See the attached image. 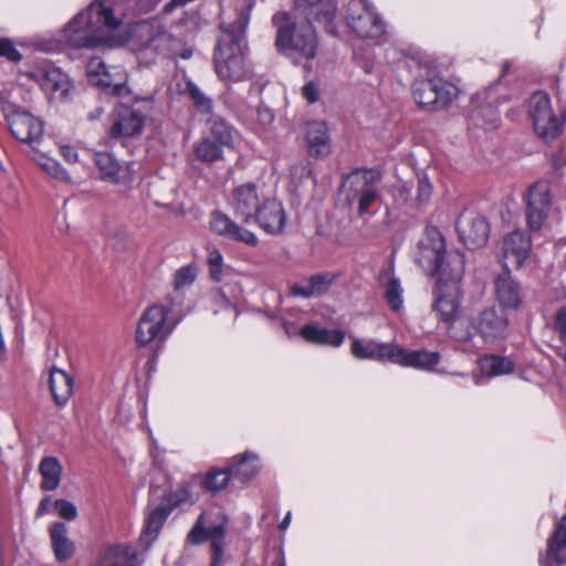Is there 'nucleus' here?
I'll return each instance as SVG.
<instances>
[{"mask_svg": "<svg viewBox=\"0 0 566 566\" xmlns=\"http://www.w3.org/2000/svg\"><path fill=\"white\" fill-rule=\"evenodd\" d=\"M261 205L254 184L248 182L233 190V207L235 212L243 217L244 223H249L253 220Z\"/></svg>", "mask_w": 566, "mask_h": 566, "instance_id": "nucleus-24", "label": "nucleus"}, {"mask_svg": "<svg viewBox=\"0 0 566 566\" xmlns=\"http://www.w3.org/2000/svg\"><path fill=\"white\" fill-rule=\"evenodd\" d=\"M291 521V513H287L286 516L283 518V521L280 523L279 528L281 531L285 530Z\"/></svg>", "mask_w": 566, "mask_h": 566, "instance_id": "nucleus-61", "label": "nucleus"}, {"mask_svg": "<svg viewBox=\"0 0 566 566\" xmlns=\"http://www.w3.org/2000/svg\"><path fill=\"white\" fill-rule=\"evenodd\" d=\"M460 281H452L442 277H437L433 287L434 302L432 311L437 314L439 321L450 327L458 315L460 307L458 283Z\"/></svg>", "mask_w": 566, "mask_h": 566, "instance_id": "nucleus-13", "label": "nucleus"}, {"mask_svg": "<svg viewBox=\"0 0 566 566\" xmlns=\"http://www.w3.org/2000/svg\"><path fill=\"white\" fill-rule=\"evenodd\" d=\"M170 513L171 512L164 504L151 509L146 514L143 535L149 537L151 541L155 539Z\"/></svg>", "mask_w": 566, "mask_h": 566, "instance_id": "nucleus-35", "label": "nucleus"}, {"mask_svg": "<svg viewBox=\"0 0 566 566\" xmlns=\"http://www.w3.org/2000/svg\"><path fill=\"white\" fill-rule=\"evenodd\" d=\"M95 164L101 171L104 181L117 185L127 184L134 179L133 163L122 165L109 153H96Z\"/></svg>", "mask_w": 566, "mask_h": 566, "instance_id": "nucleus-19", "label": "nucleus"}, {"mask_svg": "<svg viewBox=\"0 0 566 566\" xmlns=\"http://www.w3.org/2000/svg\"><path fill=\"white\" fill-rule=\"evenodd\" d=\"M402 289L397 277H391L386 285L385 300L388 306L397 312L402 306Z\"/></svg>", "mask_w": 566, "mask_h": 566, "instance_id": "nucleus-41", "label": "nucleus"}, {"mask_svg": "<svg viewBox=\"0 0 566 566\" xmlns=\"http://www.w3.org/2000/svg\"><path fill=\"white\" fill-rule=\"evenodd\" d=\"M1 111L11 136L21 143L28 144L33 150L39 151L36 146L43 136V120L9 101L2 102Z\"/></svg>", "mask_w": 566, "mask_h": 566, "instance_id": "nucleus-7", "label": "nucleus"}, {"mask_svg": "<svg viewBox=\"0 0 566 566\" xmlns=\"http://www.w3.org/2000/svg\"><path fill=\"white\" fill-rule=\"evenodd\" d=\"M195 155L202 163H212V142L209 138L202 139L195 146Z\"/></svg>", "mask_w": 566, "mask_h": 566, "instance_id": "nucleus-50", "label": "nucleus"}, {"mask_svg": "<svg viewBox=\"0 0 566 566\" xmlns=\"http://www.w3.org/2000/svg\"><path fill=\"white\" fill-rule=\"evenodd\" d=\"M395 353H399L398 345L368 342L364 344L355 338L352 344V354L359 359L388 360L392 363Z\"/></svg>", "mask_w": 566, "mask_h": 566, "instance_id": "nucleus-27", "label": "nucleus"}, {"mask_svg": "<svg viewBox=\"0 0 566 566\" xmlns=\"http://www.w3.org/2000/svg\"><path fill=\"white\" fill-rule=\"evenodd\" d=\"M137 36L142 41V45L145 49L159 50L164 43L169 39V34L166 32L156 31L154 25L142 22L137 25Z\"/></svg>", "mask_w": 566, "mask_h": 566, "instance_id": "nucleus-36", "label": "nucleus"}, {"mask_svg": "<svg viewBox=\"0 0 566 566\" xmlns=\"http://www.w3.org/2000/svg\"><path fill=\"white\" fill-rule=\"evenodd\" d=\"M514 363L504 356H485L481 361L482 370L490 377L511 374L514 371Z\"/></svg>", "mask_w": 566, "mask_h": 566, "instance_id": "nucleus-38", "label": "nucleus"}, {"mask_svg": "<svg viewBox=\"0 0 566 566\" xmlns=\"http://www.w3.org/2000/svg\"><path fill=\"white\" fill-rule=\"evenodd\" d=\"M272 23L276 28L274 45L280 54L292 60L294 64L316 56L317 35L308 21H298L294 12H276Z\"/></svg>", "mask_w": 566, "mask_h": 566, "instance_id": "nucleus-2", "label": "nucleus"}, {"mask_svg": "<svg viewBox=\"0 0 566 566\" xmlns=\"http://www.w3.org/2000/svg\"><path fill=\"white\" fill-rule=\"evenodd\" d=\"M214 232L229 240L255 247L259 242L256 235L248 229L238 226L228 216L214 211Z\"/></svg>", "mask_w": 566, "mask_h": 566, "instance_id": "nucleus-25", "label": "nucleus"}, {"mask_svg": "<svg viewBox=\"0 0 566 566\" xmlns=\"http://www.w3.org/2000/svg\"><path fill=\"white\" fill-rule=\"evenodd\" d=\"M455 229L460 241L469 250L483 248L488 243L491 232L486 217L473 210H464L459 214Z\"/></svg>", "mask_w": 566, "mask_h": 566, "instance_id": "nucleus-11", "label": "nucleus"}, {"mask_svg": "<svg viewBox=\"0 0 566 566\" xmlns=\"http://www.w3.org/2000/svg\"><path fill=\"white\" fill-rule=\"evenodd\" d=\"M554 331L558 334L559 339L566 344V306L557 310L553 324ZM566 360V354L564 355Z\"/></svg>", "mask_w": 566, "mask_h": 566, "instance_id": "nucleus-49", "label": "nucleus"}, {"mask_svg": "<svg viewBox=\"0 0 566 566\" xmlns=\"http://www.w3.org/2000/svg\"><path fill=\"white\" fill-rule=\"evenodd\" d=\"M190 499V492L187 485H181L174 492L166 493L163 496V503L170 512H172L179 505L188 502Z\"/></svg>", "mask_w": 566, "mask_h": 566, "instance_id": "nucleus-43", "label": "nucleus"}, {"mask_svg": "<svg viewBox=\"0 0 566 566\" xmlns=\"http://www.w3.org/2000/svg\"><path fill=\"white\" fill-rule=\"evenodd\" d=\"M304 339L319 345L339 346L345 338V333L340 329H328L313 324H306L301 329Z\"/></svg>", "mask_w": 566, "mask_h": 566, "instance_id": "nucleus-33", "label": "nucleus"}, {"mask_svg": "<svg viewBox=\"0 0 566 566\" xmlns=\"http://www.w3.org/2000/svg\"><path fill=\"white\" fill-rule=\"evenodd\" d=\"M192 482L200 484L201 488L208 492L212 491V468L209 469L203 476L200 474L193 475Z\"/></svg>", "mask_w": 566, "mask_h": 566, "instance_id": "nucleus-53", "label": "nucleus"}, {"mask_svg": "<svg viewBox=\"0 0 566 566\" xmlns=\"http://www.w3.org/2000/svg\"><path fill=\"white\" fill-rule=\"evenodd\" d=\"M221 265L222 255L219 251L214 250V282L220 281Z\"/></svg>", "mask_w": 566, "mask_h": 566, "instance_id": "nucleus-58", "label": "nucleus"}, {"mask_svg": "<svg viewBox=\"0 0 566 566\" xmlns=\"http://www.w3.org/2000/svg\"><path fill=\"white\" fill-rule=\"evenodd\" d=\"M302 94L305 99H307L308 103L313 104L318 101L319 93L316 84L314 82H307L302 87Z\"/></svg>", "mask_w": 566, "mask_h": 566, "instance_id": "nucleus-52", "label": "nucleus"}, {"mask_svg": "<svg viewBox=\"0 0 566 566\" xmlns=\"http://www.w3.org/2000/svg\"><path fill=\"white\" fill-rule=\"evenodd\" d=\"M396 198L401 203H407L411 198V187L408 184H401L396 187Z\"/></svg>", "mask_w": 566, "mask_h": 566, "instance_id": "nucleus-55", "label": "nucleus"}, {"mask_svg": "<svg viewBox=\"0 0 566 566\" xmlns=\"http://www.w3.org/2000/svg\"><path fill=\"white\" fill-rule=\"evenodd\" d=\"M113 247L114 248H125L127 238L125 235H115L113 238Z\"/></svg>", "mask_w": 566, "mask_h": 566, "instance_id": "nucleus-60", "label": "nucleus"}, {"mask_svg": "<svg viewBox=\"0 0 566 566\" xmlns=\"http://www.w3.org/2000/svg\"><path fill=\"white\" fill-rule=\"evenodd\" d=\"M532 249V240L527 232L516 229L507 233L500 245L502 266L511 262L520 269L528 258Z\"/></svg>", "mask_w": 566, "mask_h": 566, "instance_id": "nucleus-18", "label": "nucleus"}, {"mask_svg": "<svg viewBox=\"0 0 566 566\" xmlns=\"http://www.w3.org/2000/svg\"><path fill=\"white\" fill-rule=\"evenodd\" d=\"M380 180L381 172L376 168H356L345 178L342 185L345 201L349 207L357 206L359 217L371 213V207L379 199Z\"/></svg>", "mask_w": 566, "mask_h": 566, "instance_id": "nucleus-6", "label": "nucleus"}, {"mask_svg": "<svg viewBox=\"0 0 566 566\" xmlns=\"http://www.w3.org/2000/svg\"><path fill=\"white\" fill-rule=\"evenodd\" d=\"M416 263L431 276L461 281L464 274V255L458 251L447 252L446 241L436 227H427L417 244Z\"/></svg>", "mask_w": 566, "mask_h": 566, "instance_id": "nucleus-4", "label": "nucleus"}, {"mask_svg": "<svg viewBox=\"0 0 566 566\" xmlns=\"http://www.w3.org/2000/svg\"><path fill=\"white\" fill-rule=\"evenodd\" d=\"M233 475V469L227 468L224 470L214 469V492L224 489Z\"/></svg>", "mask_w": 566, "mask_h": 566, "instance_id": "nucleus-51", "label": "nucleus"}, {"mask_svg": "<svg viewBox=\"0 0 566 566\" xmlns=\"http://www.w3.org/2000/svg\"><path fill=\"white\" fill-rule=\"evenodd\" d=\"M206 514L198 516L196 523L187 535L186 543L189 545H201L212 539V527L205 526Z\"/></svg>", "mask_w": 566, "mask_h": 566, "instance_id": "nucleus-39", "label": "nucleus"}, {"mask_svg": "<svg viewBox=\"0 0 566 566\" xmlns=\"http://www.w3.org/2000/svg\"><path fill=\"white\" fill-rule=\"evenodd\" d=\"M198 269L195 264H189L180 268L175 273L174 279V289L175 291H179L180 289L190 285L197 276Z\"/></svg>", "mask_w": 566, "mask_h": 566, "instance_id": "nucleus-44", "label": "nucleus"}, {"mask_svg": "<svg viewBox=\"0 0 566 566\" xmlns=\"http://www.w3.org/2000/svg\"><path fill=\"white\" fill-rule=\"evenodd\" d=\"M54 507L57 511L60 517L66 521H74L77 517L76 506L64 499H59L54 502Z\"/></svg>", "mask_w": 566, "mask_h": 566, "instance_id": "nucleus-45", "label": "nucleus"}, {"mask_svg": "<svg viewBox=\"0 0 566 566\" xmlns=\"http://www.w3.org/2000/svg\"><path fill=\"white\" fill-rule=\"evenodd\" d=\"M432 193V186L426 175H418L417 201L420 205L429 202Z\"/></svg>", "mask_w": 566, "mask_h": 566, "instance_id": "nucleus-47", "label": "nucleus"}, {"mask_svg": "<svg viewBox=\"0 0 566 566\" xmlns=\"http://www.w3.org/2000/svg\"><path fill=\"white\" fill-rule=\"evenodd\" d=\"M511 316V313L492 304L478 314L473 327L486 344H496L509 336Z\"/></svg>", "mask_w": 566, "mask_h": 566, "instance_id": "nucleus-9", "label": "nucleus"}, {"mask_svg": "<svg viewBox=\"0 0 566 566\" xmlns=\"http://www.w3.org/2000/svg\"><path fill=\"white\" fill-rule=\"evenodd\" d=\"M249 23V12L234 11L233 19L226 20L220 12L218 45L214 50V72L222 81H240L244 75L241 41Z\"/></svg>", "mask_w": 566, "mask_h": 566, "instance_id": "nucleus-1", "label": "nucleus"}, {"mask_svg": "<svg viewBox=\"0 0 566 566\" xmlns=\"http://www.w3.org/2000/svg\"><path fill=\"white\" fill-rule=\"evenodd\" d=\"M274 119V116L271 109L266 107H258L256 108V120L263 127L269 126Z\"/></svg>", "mask_w": 566, "mask_h": 566, "instance_id": "nucleus-54", "label": "nucleus"}, {"mask_svg": "<svg viewBox=\"0 0 566 566\" xmlns=\"http://www.w3.org/2000/svg\"><path fill=\"white\" fill-rule=\"evenodd\" d=\"M539 564L542 566L566 565V514L548 538L546 553L539 556Z\"/></svg>", "mask_w": 566, "mask_h": 566, "instance_id": "nucleus-21", "label": "nucleus"}, {"mask_svg": "<svg viewBox=\"0 0 566 566\" xmlns=\"http://www.w3.org/2000/svg\"><path fill=\"white\" fill-rule=\"evenodd\" d=\"M308 154L312 157H323L331 153L329 135L324 122L308 123L306 130Z\"/></svg>", "mask_w": 566, "mask_h": 566, "instance_id": "nucleus-31", "label": "nucleus"}, {"mask_svg": "<svg viewBox=\"0 0 566 566\" xmlns=\"http://www.w3.org/2000/svg\"><path fill=\"white\" fill-rule=\"evenodd\" d=\"M528 114L535 133L545 142L555 139L562 132V123L553 114L548 94L534 93L528 103Z\"/></svg>", "mask_w": 566, "mask_h": 566, "instance_id": "nucleus-10", "label": "nucleus"}, {"mask_svg": "<svg viewBox=\"0 0 566 566\" xmlns=\"http://www.w3.org/2000/svg\"><path fill=\"white\" fill-rule=\"evenodd\" d=\"M119 25L120 20L114 15L113 9L95 0L69 22L63 38L74 49L95 48L104 41V29L114 31Z\"/></svg>", "mask_w": 566, "mask_h": 566, "instance_id": "nucleus-3", "label": "nucleus"}, {"mask_svg": "<svg viewBox=\"0 0 566 566\" xmlns=\"http://www.w3.org/2000/svg\"><path fill=\"white\" fill-rule=\"evenodd\" d=\"M552 205L551 184L538 180L530 187L526 197V221L531 230H539L549 213Z\"/></svg>", "mask_w": 566, "mask_h": 566, "instance_id": "nucleus-16", "label": "nucleus"}, {"mask_svg": "<svg viewBox=\"0 0 566 566\" xmlns=\"http://www.w3.org/2000/svg\"><path fill=\"white\" fill-rule=\"evenodd\" d=\"M235 130L224 119H214V161L228 157L231 161L237 160L238 156L234 151Z\"/></svg>", "mask_w": 566, "mask_h": 566, "instance_id": "nucleus-26", "label": "nucleus"}, {"mask_svg": "<svg viewBox=\"0 0 566 566\" xmlns=\"http://www.w3.org/2000/svg\"><path fill=\"white\" fill-rule=\"evenodd\" d=\"M346 19L348 27L360 38L377 39L385 33L384 22L369 10L361 9L357 15L352 12Z\"/></svg>", "mask_w": 566, "mask_h": 566, "instance_id": "nucleus-23", "label": "nucleus"}, {"mask_svg": "<svg viewBox=\"0 0 566 566\" xmlns=\"http://www.w3.org/2000/svg\"><path fill=\"white\" fill-rule=\"evenodd\" d=\"M481 112H486L490 115H494L495 114V111H494V108L491 105H486V106L482 107Z\"/></svg>", "mask_w": 566, "mask_h": 566, "instance_id": "nucleus-63", "label": "nucleus"}, {"mask_svg": "<svg viewBox=\"0 0 566 566\" xmlns=\"http://www.w3.org/2000/svg\"><path fill=\"white\" fill-rule=\"evenodd\" d=\"M219 297H220V300L222 301V303H223L226 306H227V305H231V304H230V301L224 296V294H223V292H222V291H220V292H219Z\"/></svg>", "mask_w": 566, "mask_h": 566, "instance_id": "nucleus-64", "label": "nucleus"}, {"mask_svg": "<svg viewBox=\"0 0 566 566\" xmlns=\"http://www.w3.org/2000/svg\"><path fill=\"white\" fill-rule=\"evenodd\" d=\"M49 384L54 403L59 407L64 406L73 395V377L64 370L53 366L50 369Z\"/></svg>", "mask_w": 566, "mask_h": 566, "instance_id": "nucleus-30", "label": "nucleus"}, {"mask_svg": "<svg viewBox=\"0 0 566 566\" xmlns=\"http://www.w3.org/2000/svg\"><path fill=\"white\" fill-rule=\"evenodd\" d=\"M494 296L497 306L511 313L520 312L525 302V292L518 281H516L509 268L504 264L503 271L494 279Z\"/></svg>", "mask_w": 566, "mask_h": 566, "instance_id": "nucleus-14", "label": "nucleus"}, {"mask_svg": "<svg viewBox=\"0 0 566 566\" xmlns=\"http://www.w3.org/2000/svg\"><path fill=\"white\" fill-rule=\"evenodd\" d=\"M166 302L150 305L142 314L135 332L138 347H145L153 342L160 345L182 319V296L178 291L175 295H168Z\"/></svg>", "mask_w": 566, "mask_h": 566, "instance_id": "nucleus-5", "label": "nucleus"}, {"mask_svg": "<svg viewBox=\"0 0 566 566\" xmlns=\"http://www.w3.org/2000/svg\"><path fill=\"white\" fill-rule=\"evenodd\" d=\"M187 91L197 108L203 112L210 109V99L207 98L193 83H187Z\"/></svg>", "mask_w": 566, "mask_h": 566, "instance_id": "nucleus-46", "label": "nucleus"}, {"mask_svg": "<svg viewBox=\"0 0 566 566\" xmlns=\"http://www.w3.org/2000/svg\"><path fill=\"white\" fill-rule=\"evenodd\" d=\"M97 566H139L137 552L125 544L108 545L103 560Z\"/></svg>", "mask_w": 566, "mask_h": 566, "instance_id": "nucleus-32", "label": "nucleus"}, {"mask_svg": "<svg viewBox=\"0 0 566 566\" xmlns=\"http://www.w3.org/2000/svg\"><path fill=\"white\" fill-rule=\"evenodd\" d=\"M50 539L54 556L59 563L70 560L75 554V544L67 536V527L63 522H54L50 526Z\"/></svg>", "mask_w": 566, "mask_h": 566, "instance_id": "nucleus-29", "label": "nucleus"}, {"mask_svg": "<svg viewBox=\"0 0 566 566\" xmlns=\"http://www.w3.org/2000/svg\"><path fill=\"white\" fill-rule=\"evenodd\" d=\"M207 264L209 266V275L212 276V252L207 255Z\"/></svg>", "mask_w": 566, "mask_h": 566, "instance_id": "nucleus-62", "label": "nucleus"}, {"mask_svg": "<svg viewBox=\"0 0 566 566\" xmlns=\"http://www.w3.org/2000/svg\"><path fill=\"white\" fill-rule=\"evenodd\" d=\"M0 56L11 62H19L22 59L21 53L14 48L13 42L7 38H0Z\"/></svg>", "mask_w": 566, "mask_h": 566, "instance_id": "nucleus-48", "label": "nucleus"}, {"mask_svg": "<svg viewBox=\"0 0 566 566\" xmlns=\"http://www.w3.org/2000/svg\"><path fill=\"white\" fill-rule=\"evenodd\" d=\"M258 455L254 453L245 452L235 464L231 465L233 469V476L242 482H249L259 473Z\"/></svg>", "mask_w": 566, "mask_h": 566, "instance_id": "nucleus-37", "label": "nucleus"}, {"mask_svg": "<svg viewBox=\"0 0 566 566\" xmlns=\"http://www.w3.org/2000/svg\"><path fill=\"white\" fill-rule=\"evenodd\" d=\"M290 294L292 296H302V297H305V298L313 297V291H311L310 285L304 286V285H301V284H294L290 289Z\"/></svg>", "mask_w": 566, "mask_h": 566, "instance_id": "nucleus-56", "label": "nucleus"}, {"mask_svg": "<svg viewBox=\"0 0 566 566\" xmlns=\"http://www.w3.org/2000/svg\"><path fill=\"white\" fill-rule=\"evenodd\" d=\"M27 75L36 82L43 91L51 94L60 92L61 96L65 97L71 88L66 74L57 67L44 66L29 72Z\"/></svg>", "mask_w": 566, "mask_h": 566, "instance_id": "nucleus-22", "label": "nucleus"}, {"mask_svg": "<svg viewBox=\"0 0 566 566\" xmlns=\"http://www.w3.org/2000/svg\"><path fill=\"white\" fill-rule=\"evenodd\" d=\"M336 276L331 273H317L312 275L308 279V285L311 291H313V296H319L326 293L332 284L334 283Z\"/></svg>", "mask_w": 566, "mask_h": 566, "instance_id": "nucleus-42", "label": "nucleus"}, {"mask_svg": "<svg viewBox=\"0 0 566 566\" xmlns=\"http://www.w3.org/2000/svg\"><path fill=\"white\" fill-rule=\"evenodd\" d=\"M146 116L132 105L118 103L109 115L108 136L112 139L136 138L144 130Z\"/></svg>", "mask_w": 566, "mask_h": 566, "instance_id": "nucleus-12", "label": "nucleus"}, {"mask_svg": "<svg viewBox=\"0 0 566 566\" xmlns=\"http://www.w3.org/2000/svg\"><path fill=\"white\" fill-rule=\"evenodd\" d=\"M399 353H395L392 363L419 369H433L440 360L439 353L427 349L406 350L398 346Z\"/></svg>", "mask_w": 566, "mask_h": 566, "instance_id": "nucleus-28", "label": "nucleus"}, {"mask_svg": "<svg viewBox=\"0 0 566 566\" xmlns=\"http://www.w3.org/2000/svg\"><path fill=\"white\" fill-rule=\"evenodd\" d=\"M457 95L458 88L441 77L417 78L412 83L413 99L423 109H444Z\"/></svg>", "mask_w": 566, "mask_h": 566, "instance_id": "nucleus-8", "label": "nucleus"}, {"mask_svg": "<svg viewBox=\"0 0 566 566\" xmlns=\"http://www.w3.org/2000/svg\"><path fill=\"white\" fill-rule=\"evenodd\" d=\"M86 73L90 83L108 95L125 97L132 94L130 88L126 84L127 75L119 73L116 75L112 74L105 62L99 57L91 59L87 64Z\"/></svg>", "mask_w": 566, "mask_h": 566, "instance_id": "nucleus-15", "label": "nucleus"}, {"mask_svg": "<svg viewBox=\"0 0 566 566\" xmlns=\"http://www.w3.org/2000/svg\"><path fill=\"white\" fill-rule=\"evenodd\" d=\"M39 472L42 476L41 489L53 491L59 488L62 476V467L54 457H45L41 460Z\"/></svg>", "mask_w": 566, "mask_h": 566, "instance_id": "nucleus-34", "label": "nucleus"}, {"mask_svg": "<svg viewBox=\"0 0 566 566\" xmlns=\"http://www.w3.org/2000/svg\"><path fill=\"white\" fill-rule=\"evenodd\" d=\"M228 521V516L222 513L217 516V521L214 522V566L219 565L223 556L226 525Z\"/></svg>", "mask_w": 566, "mask_h": 566, "instance_id": "nucleus-40", "label": "nucleus"}, {"mask_svg": "<svg viewBox=\"0 0 566 566\" xmlns=\"http://www.w3.org/2000/svg\"><path fill=\"white\" fill-rule=\"evenodd\" d=\"M296 9L303 14V20L311 24H322L327 33L337 36L338 32L334 25L337 14L336 0H295Z\"/></svg>", "mask_w": 566, "mask_h": 566, "instance_id": "nucleus-17", "label": "nucleus"}, {"mask_svg": "<svg viewBox=\"0 0 566 566\" xmlns=\"http://www.w3.org/2000/svg\"><path fill=\"white\" fill-rule=\"evenodd\" d=\"M50 501H51L50 496H45L41 500L39 507L36 510L38 516H41V515L48 513Z\"/></svg>", "mask_w": 566, "mask_h": 566, "instance_id": "nucleus-59", "label": "nucleus"}, {"mask_svg": "<svg viewBox=\"0 0 566 566\" xmlns=\"http://www.w3.org/2000/svg\"><path fill=\"white\" fill-rule=\"evenodd\" d=\"M61 153H62L64 159L69 163H75L77 160V153L71 146H62Z\"/></svg>", "mask_w": 566, "mask_h": 566, "instance_id": "nucleus-57", "label": "nucleus"}, {"mask_svg": "<svg viewBox=\"0 0 566 566\" xmlns=\"http://www.w3.org/2000/svg\"><path fill=\"white\" fill-rule=\"evenodd\" d=\"M255 222L268 233L279 234L285 227V211L281 202L266 199L256 210L253 218Z\"/></svg>", "mask_w": 566, "mask_h": 566, "instance_id": "nucleus-20", "label": "nucleus"}]
</instances>
